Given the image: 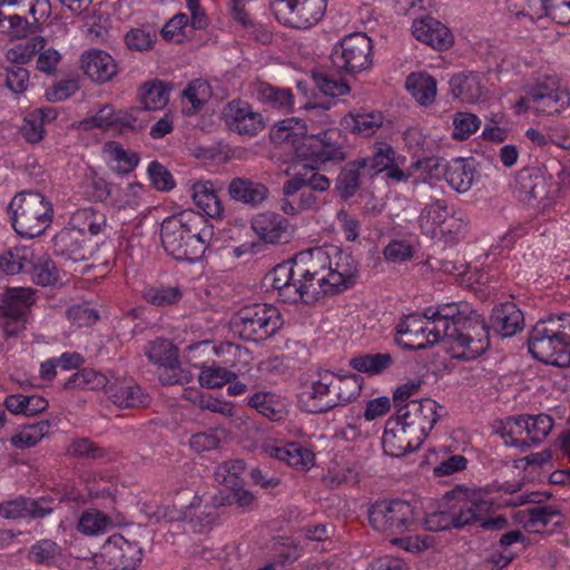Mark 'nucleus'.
Segmentation results:
<instances>
[{
    "mask_svg": "<svg viewBox=\"0 0 570 570\" xmlns=\"http://www.w3.org/2000/svg\"><path fill=\"white\" fill-rule=\"evenodd\" d=\"M396 341L407 350H422L448 342L453 357L474 360L490 346L489 331L472 307L465 303H448L405 316L396 326Z\"/></svg>",
    "mask_w": 570,
    "mask_h": 570,
    "instance_id": "obj_1",
    "label": "nucleus"
},
{
    "mask_svg": "<svg viewBox=\"0 0 570 570\" xmlns=\"http://www.w3.org/2000/svg\"><path fill=\"white\" fill-rule=\"evenodd\" d=\"M294 262L305 303L343 292L354 283L358 272L353 256L333 245L299 252Z\"/></svg>",
    "mask_w": 570,
    "mask_h": 570,
    "instance_id": "obj_2",
    "label": "nucleus"
},
{
    "mask_svg": "<svg viewBox=\"0 0 570 570\" xmlns=\"http://www.w3.org/2000/svg\"><path fill=\"white\" fill-rule=\"evenodd\" d=\"M212 236L204 217L190 210L167 217L160 226L161 245L177 261L200 259Z\"/></svg>",
    "mask_w": 570,
    "mask_h": 570,
    "instance_id": "obj_3",
    "label": "nucleus"
},
{
    "mask_svg": "<svg viewBox=\"0 0 570 570\" xmlns=\"http://www.w3.org/2000/svg\"><path fill=\"white\" fill-rule=\"evenodd\" d=\"M534 358L559 367L570 366V314L539 321L529 337Z\"/></svg>",
    "mask_w": 570,
    "mask_h": 570,
    "instance_id": "obj_4",
    "label": "nucleus"
},
{
    "mask_svg": "<svg viewBox=\"0 0 570 570\" xmlns=\"http://www.w3.org/2000/svg\"><path fill=\"white\" fill-rule=\"evenodd\" d=\"M12 227L21 237L40 236L52 223L51 203L40 193L24 190L17 194L9 204Z\"/></svg>",
    "mask_w": 570,
    "mask_h": 570,
    "instance_id": "obj_5",
    "label": "nucleus"
},
{
    "mask_svg": "<svg viewBox=\"0 0 570 570\" xmlns=\"http://www.w3.org/2000/svg\"><path fill=\"white\" fill-rule=\"evenodd\" d=\"M456 529L478 525L484 530H500L508 525L502 515L490 517L492 501L485 493L475 489H456L449 497Z\"/></svg>",
    "mask_w": 570,
    "mask_h": 570,
    "instance_id": "obj_6",
    "label": "nucleus"
},
{
    "mask_svg": "<svg viewBox=\"0 0 570 570\" xmlns=\"http://www.w3.org/2000/svg\"><path fill=\"white\" fill-rule=\"evenodd\" d=\"M283 325L279 311L268 304L242 307L232 320V328L242 338L259 342L274 335Z\"/></svg>",
    "mask_w": 570,
    "mask_h": 570,
    "instance_id": "obj_7",
    "label": "nucleus"
},
{
    "mask_svg": "<svg viewBox=\"0 0 570 570\" xmlns=\"http://www.w3.org/2000/svg\"><path fill=\"white\" fill-rule=\"evenodd\" d=\"M371 525L387 534H403L417 527V512L415 508L403 500H382L373 503L368 509Z\"/></svg>",
    "mask_w": 570,
    "mask_h": 570,
    "instance_id": "obj_8",
    "label": "nucleus"
},
{
    "mask_svg": "<svg viewBox=\"0 0 570 570\" xmlns=\"http://www.w3.org/2000/svg\"><path fill=\"white\" fill-rule=\"evenodd\" d=\"M327 0H272L271 9L283 24L295 29H308L324 17Z\"/></svg>",
    "mask_w": 570,
    "mask_h": 570,
    "instance_id": "obj_9",
    "label": "nucleus"
},
{
    "mask_svg": "<svg viewBox=\"0 0 570 570\" xmlns=\"http://www.w3.org/2000/svg\"><path fill=\"white\" fill-rule=\"evenodd\" d=\"M331 60L350 73L365 70L372 65V41L363 32L352 33L333 48Z\"/></svg>",
    "mask_w": 570,
    "mask_h": 570,
    "instance_id": "obj_10",
    "label": "nucleus"
},
{
    "mask_svg": "<svg viewBox=\"0 0 570 570\" xmlns=\"http://www.w3.org/2000/svg\"><path fill=\"white\" fill-rule=\"evenodd\" d=\"M334 373L331 371L318 372L305 385L301 394V403L306 412L326 413L338 406L337 390L333 387Z\"/></svg>",
    "mask_w": 570,
    "mask_h": 570,
    "instance_id": "obj_11",
    "label": "nucleus"
},
{
    "mask_svg": "<svg viewBox=\"0 0 570 570\" xmlns=\"http://www.w3.org/2000/svg\"><path fill=\"white\" fill-rule=\"evenodd\" d=\"M532 111L541 116H558L570 106V94L554 77H547L533 85L530 99Z\"/></svg>",
    "mask_w": 570,
    "mask_h": 570,
    "instance_id": "obj_12",
    "label": "nucleus"
},
{
    "mask_svg": "<svg viewBox=\"0 0 570 570\" xmlns=\"http://www.w3.org/2000/svg\"><path fill=\"white\" fill-rule=\"evenodd\" d=\"M439 404L432 399L412 400L397 407L396 417L424 441L439 420Z\"/></svg>",
    "mask_w": 570,
    "mask_h": 570,
    "instance_id": "obj_13",
    "label": "nucleus"
},
{
    "mask_svg": "<svg viewBox=\"0 0 570 570\" xmlns=\"http://www.w3.org/2000/svg\"><path fill=\"white\" fill-rule=\"evenodd\" d=\"M102 570H135L142 559V549L124 537L108 540L99 556Z\"/></svg>",
    "mask_w": 570,
    "mask_h": 570,
    "instance_id": "obj_14",
    "label": "nucleus"
},
{
    "mask_svg": "<svg viewBox=\"0 0 570 570\" xmlns=\"http://www.w3.org/2000/svg\"><path fill=\"white\" fill-rule=\"evenodd\" d=\"M551 177L538 168H523L518 171L514 181V194L520 202L537 207L548 199Z\"/></svg>",
    "mask_w": 570,
    "mask_h": 570,
    "instance_id": "obj_15",
    "label": "nucleus"
},
{
    "mask_svg": "<svg viewBox=\"0 0 570 570\" xmlns=\"http://www.w3.org/2000/svg\"><path fill=\"white\" fill-rule=\"evenodd\" d=\"M226 126L242 136L254 137L265 128L263 115L245 101L233 100L223 110Z\"/></svg>",
    "mask_w": 570,
    "mask_h": 570,
    "instance_id": "obj_16",
    "label": "nucleus"
},
{
    "mask_svg": "<svg viewBox=\"0 0 570 570\" xmlns=\"http://www.w3.org/2000/svg\"><path fill=\"white\" fill-rule=\"evenodd\" d=\"M265 279L277 291L278 299L284 303H305L303 287L299 286V277H296L294 258L276 265L267 273Z\"/></svg>",
    "mask_w": 570,
    "mask_h": 570,
    "instance_id": "obj_17",
    "label": "nucleus"
},
{
    "mask_svg": "<svg viewBox=\"0 0 570 570\" xmlns=\"http://www.w3.org/2000/svg\"><path fill=\"white\" fill-rule=\"evenodd\" d=\"M410 428L395 417L386 421L385 430L382 436V448L385 454L400 458L407 452L416 450L423 441L419 439Z\"/></svg>",
    "mask_w": 570,
    "mask_h": 570,
    "instance_id": "obj_18",
    "label": "nucleus"
},
{
    "mask_svg": "<svg viewBox=\"0 0 570 570\" xmlns=\"http://www.w3.org/2000/svg\"><path fill=\"white\" fill-rule=\"evenodd\" d=\"M250 224L254 233L265 244H284L291 238L288 220L275 212L258 213Z\"/></svg>",
    "mask_w": 570,
    "mask_h": 570,
    "instance_id": "obj_19",
    "label": "nucleus"
},
{
    "mask_svg": "<svg viewBox=\"0 0 570 570\" xmlns=\"http://www.w3.org/2000/svg\"><path fill=\"white\" fill-rule=\"evenodd\" d=\"M52 498L31 499L17 497L0 503V517L4 519H42L52 512Z\"/></svg>",
    "mask_w": 570,
    "mask_h": 570,
    "instance_id": "obj_20",
    "label": "nucleus"
},
{
    "mask_svg": "<svg viewBox=\"0 0 570 570\" xmlns=\"http://www.w3.org/2000/svg\"><path fill=\"white\" fill-rule=\"evenodd\" d=\"M232 200L252 208L262 206L269 197L268 187L247 177H234L227 188Z\"/></svg>",
    "mask_w": 570,
    "mask_h": 570,
    "instance_id": "obj_21",
    "label": "nucleus"
},
{
    "mask_svg": "<svg viewBox=\"0 0 570 570\" xmlns=\"http://www.w3.org/2000/svg\"><path fill=\"white\" fill-rule=\"evenodd\" d=\"M412 35L416 40L436 50L448 49L453 42L449 28L431 17L414 20Z\"/></svg>",
    "mask_w": 570,
    "mask_h": 570,
    "instance_id": "obj_22",
    "label": "nucleus"
},
{
    "mask_svg": "<svg viewBox=\"0 0 570 570\" xmlns=\"http://www.w3.org/2000/svg\"><path fill=\"white\" fill-rule=\"evenodd\" d=\"M109 400L118 407H140L147 406L150 397L132 380H117L107 387Z\"/></svg>",
    "mask_w": 570,
    "mask_h": 570,
    "instance_id": "obj_23",
    "label": "nucleus"
},
{
    "mask_svg": "<svg viewBox=\"0 0 570 570\" xmlns=\"http://www.w3.org/2000/svg\"><path fill=\"white\" fill-rule=\"evenodd\" d=\"M263 449L271 458H275L299 470H308L314 464V453L297 443L282 445L274 442H266Z\"/></svg>",
    "mask_w": 570,
    "mask_h": 570,
    "instance_id": "obj_24",
    "label": "nucleus"
},
{
    "mask_svg": "<svg viewBox=\"0 0 570 570\" xmlns=\"http://www.w3.org/2000/svg\"><path fill=\"white\" fill-rule=\"evenodd\" d=\"M81 63L85 73L99 83L111 80L118 72L115 59L108 52L99 49L85 52Z\"/></svg>",
    "mask_w": 570,
    "mask_h": 570,
    "instance_id": "obj_25",
    "label": "nucleus"
},
{
    "mask_svg": "<svg viewBox=\"0 0 570 570\" xmlns=\"http://www.w3.org/2000/svg\"><path fill=\"white\" fill-rule=\"evenodd\" d=\"M83 234L71 228L61 229L53 237V252L72 262L86 261L90 255L89 248L85 245Z\"/></svg>",
    "mask_w": 570,
    "mask_h": 570,
    "instance_id": "obj_26",
    "label": "nucleus"
},
{
    "mask_svg": "<svg viewBox=\"0 0 570 570\" xmlns=\"http://www.w3.org/2000/svg\"><path fill=\"white\" fill-rule=\"evenodd\" d=\"M491 325L501 336L509 337L523 328L524 317L513 302H504L493 308Z\"/></svg>",
    "mask_w": 570,
    "mask_h": 570,
    "instance_id": "obj_27",
    "label": "nucleus"
},
{
    "mask_svg": "<svg viewBox=\"0 0 570 570\" xmlns=\"http://www.w3.org/2000/svg\"><path fill=\"white\" fill-rule=\"evenodd\" d=\"M35 292L31 288H10L0 304V316L27 322V315L35 303Z\"/></svg>",
    "mask_w": 570,
    "mask_h": 570,
    "instance_id": "obj_28",
    "label": "nucleus"
},
{
    "mask_svg": "<svg viewBox=\"0 0 570 570\" xmlns=\"http://www.w3.org/2000/svg\"><path fill=\"white\" fill-rule=\"evenodd\" d=\"M247 404L273 422H278L287 415L284 397L273 392H256L248 396Z\"/></svg>",
    "mask_w": 570,
    "mask_h": 570,
    "instance_id": "obj_29",
    "label": "nucleus"
},
{
    "mask_svg": "<svg viewBox=\"0 0 570 570\" xmlns=\"http://www.w3.org/2000/svg\"><path fill=\"white\" fill-rule=\"evenodd\" d=\"M311 138H314L320 142L314 155L321 163L345 160L346 154L338 142V130L330 128L315 131L312 129Z\"/></svg>",
    "mask_w": 570,
    "mask_h": 570,
    "instance_id": "obj_30",
    "label": "nucleus"
},
{
    "mask_svg": "<svg viewBox=\"0 0 570 570\" xmlns=\"http://www.w3.org/2000/svg\"><path fill=\"white\" fill-rule=\"evenodd\" d=\"M308 130L306 121L298 117H291L276 122L271 129L269 137L275 145L296 146L303 137L307 136Z\"/></svg>",
    "mask_w": 570,
    "mask_h": 570,
    "instance_id": "obj_31",
    "label": "nucleus"
},
{
    "mask_svg": "<svg viewBox=\"0 0 570 570\" xmlns=\"http://www.w3.org/2000/svg\"><path fill=\"white\" fill-rule=\"evenodd\" d=\"M452 94L462 102L474 104L484 95V86L478 73H458L450 80Z\"/></svg>",
    "mask_w": 570,
    "mask_h": 570,
    "instance_id": "obj_32",
    "label": "nucleus"
},
{
    "mask_svg": "<svg viewBox=\"0 0 570 570\" xmlns=\"http://www.w3.org/2000/svg\"><path fill=\"white\" fill-rule=\"evenodd\" d=\"M368 178L357 159L348 161L342 167L335 179V191L337 195L347 200L356 195L363 179Z\"/></svg>",
    "mask_w": 570,
    "mask_h": 570,
    "instance_id": "obj_33",
    "label": "nucleus"
},
{
    "mask_svg": "<svg viewBox=\"0 0 570 570\" xmlns=\"http://www.w3.org/2000/svg\"><path fill=\"white\" fill-rule=\"evenodd\" d=\"M317 196L307 189L287 191V180L282 186V198L279 199V208L285 215L297 216L305 210L316 207Z\"/></svg>",
    "mask_w": 570,
    "mask_h": 570,
    "instance_id": "obj_34",
    "label": "nucleus"
},
{
    "mask_svg": "<svg viewBox=\"0 0 570 570\" xmlns=\"http://www.w3.org/2000/svg\"><path fill=\"white\" fill-rule=\"evenodd\" d=\"M39 22L28 16L17 14L0 8V32L10 38L22 39L38 30Z\"/></svg>",
    "mask_w": 570,
    "mask_h": 570,
    "instance_id": "obj_35",
    "label": "nucleus"
},
{
    "mask_svg": "<svg viewBox=\"0 0 570 570\" xmlns=\"http://www.w3.org/2000/svg\"><path fill=\"white\" fill-rule=\"evenodd\" d=\"M444 179L452 189L459 193H465L474 183V167L472 163L466 159L455 158L448 163Z\"/></svg>",
    "mask_w": 570,
    "mask_h": 570,
    "instance_id": "obj_36",
    "label": "nucleus"
},
{
    "mask_svg": "<svg viewBox=\"0 0 570 570\" xmlns=\"http://www.w3.org/2000/svg\"><path fill=\"white\" fill-rule=\"evenodd\" d=\"M70 225L81 234L89 233L92 236L104 234L108 227L106 215L94 207L76 210L70 218Z\"/></svg>",
    "mask_w": 570,
    "mask_h": 570,
    "instance_id": "obj_37",
    "label": "nucleus"
},
{
    "mask_svg": "<svg viewBox=\"0 0 570 570\" xmlns=\"http://www.w3.org/2000/svg\"><path fill=\"white\" fill-rule=\"evenodd\" d=\"M191 197L195 205L207 216L218 218L224 212L220 199L216 195L210 181H197L191 188Z\"/></svg>",
    "mask_w": 570,
    "mask_h": 570,
    "instance_id": "obj_38",
    "label": "nucleus"
},
{
    "mask_svg": "<svg viewBox=\"0 0 570 570\" xmlns=\"http://www.w3.org/2000/svg\"><path fill=\"white\" fill-rule=\"evenodd\" d=\"M80 193L89 202L109 203L110 197L116 193V185L108 183L90 169L80 184Z\"/></svg>",
    "mask_w": 570,
    "mask_h": 570,
    "instance_id": "obj_39",
    "label": "nucleus"
},
{
    "mask_svg": "<svg viewBox=\"0 0 570 570\" xmlns=\"http://www.w3.org/2000/svg\"><path fill=\"white\" fill-rule=\"evenodd\" d=\"M525 424L522 415L509 416L501 422L498 433L503 439L505 445L514 446L521 452H525L531 448V443L527 438H523L528 429Z\"/></svg>",
    "mask_w": 570,
    "mask_h": 570,
    "instance_id": "obj_40",
    "label": "nucleus"
},
{
    "mask_svg": "<svg viewBox=\"0 0 570 570\" xmlns=\"http://www.w3.org/2000/svg\"><path fill=\"white\" fill-rule=\"evenodd\" d=\"M348 364L357 372L374 376L389 370L394 364V360L390 353H367L352 357Z\"/></svg>",
    "mask_w": 570,
    "mask_h": 570,
    "instance_id": "obj_41",
    "label": "nucleus"
},
{
    "mask_svg": "<svg viewBox=\"0 0 570 570\" xmlns=\"http://www.w3.org/2000/svg\"><path fill=\"white\" fill-rule=\"evenodd\" d=\"M405 87L422 106H429L435 99L436 81L432 76L425 72L411 73L407 76Z\"/></svg>",
    "mask_w": 570,
    "mask_h": 570,
    "instance_id": "obj_42",
    "label": "nucleus"
},
{
    "mask_svg": "<svg viewBox=\"0 0 570 570\" xmlns=\"http://www.w3.org/2000/svg\"><path fill=\"white\" fill-rule=\"evenodd\" d=\"M0 8L40 22L50 14L49 0H1Z\"/></svg>",
    "mask_w": 570,
    "mask_h": 570,
    "instance_id": "obj_43",
    "label": "nucleus"
},
{
    "mask_svg": "<svg viewBox=\"0 0 570 570\" xmlns=\"http://www.w3.org/2000/svg\"><path fill=\"white\" fill-rule=\"evenodd\" d=\"M33 250L26 246H16L1 254L0 268L8 275L28 272L32 263Z\"/></svg>",
    "mask_w": 570,
    "mask_h": 570,
    "instance_id": "obj_44",
    "label": "nucleus"
},
{
    "mask_svg": "<svg viewBox=\"0 0 570 570\" xmlns=\"http://www.w3.org/2000/svg\"><path fill=\"white\" fill-rule=\"evenodd\" d=\"M139 98L144 108V114L147 110L163 109L169 100V89L160 80H153L144 83L139 89Z\"/></svg>",
    "mask_w": 570,
    "mask_h": 570,
    "instance_id": "obj_45",
    "label": "nucleus"
},
{
    "mask_svg": "<svg viewBox=\"0 0 570 570\" xmlns=\"http://www.w3.org/2000/svg\"><path fill=\"white\" fill-rule=\"evenodd\" d=\"M144 186L130 183L125 187L116 185V193L110 197L109 205L118 210H136L142 203Z\"/></svg>",
    "mask_w": 570,
    "mask_h": 570,
    "instance_id": "obj_46",
    "label": "nucleus"
},
{
    "mask_svg": "<svg viewBox=\"0 0 570 570\" xmlns=\"http://www.w3.org/2000/svg\"><path fill=\"white\" fill-rule=\"evenodd\" d=\"M331 186V180L314 169L305 170L304 173L295 174L287 180V191L294 193L295 190L307 189L315 191H326Z\"/></svg>",
    "mask_w": 570,
    "mask_h": 570,
    "instance_id": "obj_47",
    "label": "nucleus"
},
{
    "mask_svg": "<svg viewBox=\"0 0 570 570\" xmlns=\"http://www.w3.org/2000/svg\"><path fill=\"white\" fill-rule=\"evenodd\" d=\"M395 150L392 146L382 144L376 148L373 155L366 157H358L357 161L372 179L375 175L384 171L389 165L394 161Z\"/></svg>",
    "mask_w": 570,
    "mask_h": 570,
    "instance_id": "obj_48",
    "label": "nucleus"
},
{
    "mask_svg": "<svg viewBox=\"0 0 570 570\" xmlns=\"http://www.w3.org/2000/svg\"><path fill=\"white\" fill-rule=\"evenodd\" d=\"M449 213L450 210L444 200H435L422 209L419 216L420 227L426 234L435 236Z\"/></svg>",
    "mask_w": 570,
    "mask_h": 570,
    "instance_id": "obj_49",
    "label": "nucleus"
},
{
    "mask_svg": "<svg viewBox=\"0 0 570 570\" xmlns=\"http://www.w3.org/2000/svg\"><path fill=\"white\" fill-rule=\"evenodd\" d=\"M522 416L528 428L525 430V436L531 443V446L540 444L553 429L554 421L548 414H522Z\"/></svg>",
    "mask_w": 570,
    "mask_h": 570,
    "instance_id": "obj_50",
    "label": "nucleus"
},
{
    "mask_svg": "<svg viewBox=\"0 0 570 570\" xmlns=\"http://www.w3.org/2000/svg\"><path fill=\"white\" fill-rule=\"evenodd\" d=\"M335 387L337 390L338 406L355 401L362 391L363 379L356 374L337 375L334 373Z\"/></svg>",
    "mask_w": 570,
    "mask_h": 570,
    "instance_id": "obj_51",
    "label": "nucleus"
},
{
    "mask_svg": "<svg viewBox=\"0 0 570 570\" xmlns=\"http://www.w3.org/2000/svg\"><path fill=\"white\" fill-rule=\"evenodd\" d=\"M48 421H40L23 426L18 433L11 436L10 442L17 449H29L35 446L49 432Z\"/></svg>",
    "mask_w": 570,
    "mask_h": 570,
    "instance_id": "obj_52",
    "label": "nucleus"
},
{
    "mask_svg": "<svg viewBox=\"0 0 570 570\" xmlns=\"http://www.w3.org/2000/svg\"><path fill=\"white\" fill-rule=\"evenodd\" d=\"M150 362L158 367L165 364H173L178 358V348L168 340L158 338L148 344L145 351Z\"/></svg>",
    "mask_w": 570,
    "mask_h": 570,
    "instance_id": "obj_53",
    "label": "nucleus"
},
{
    "mask_svg": "<svg viewBox=\"0 0 570 570\" xmlns=\"http://www.w3.org/2000/svg\"><path fill=\"white\" fill-rule=\"evenodd\" d=\"M257 95L262 101L277 109L286 110L293 105V94L291 89L278 88L262 82L257 87Z\"/></svg>",
    "mask_w": 570,
    "mask_h": 570,
    "instance_id": "obj_54",
    "label": "nucleus"
},
{
    "mask_svg": "<svg viewBox=\"0 0 570 570\" xmlns=\"http://www.w3.org/2000/svg\"><path fill=\"white\" fill-rule=\"evenodd\" d=\"M181 296L178 286H150L142 292L144 299L158 307L174 305L181 299Z\"/></svg>",
    "mask_w": 570,
    "mask_h": 570,
    "instance_id": "obj_55",
    "label": "nucleus"
},
{
    "mask_svg": "<svg viewBox=\"0 0 570 570\" xmlns=\"http://www.w3.org/2000/svg\"><path fill=\"white\" fill-rule=\"evenodd\" d=\"M28 273L31 274L33 282L41 286L52 285L59 277L56 264L47 257H33Z\"/></svg>",
    "mask_w": 570,
    "mask_h": 570,
    "instance_id": "obj_56",
    "label": "nucleus"
},
{
    "mask_svg": "<svg viewBox=\"0 0 570 570\" xmlns=\"http://www.w3.org/2000/svg\"><path fill=\"white\" fill-rule=\"evenodd\" d=\"M111 525L109 517L98 510L85 511L77 524L79 532L86 535H97Z\"/></svg>",
    "mask_w": 570,
    "mask_h": 570,
    "instance_id": "obj_57",
    "label": "nucleus"
},
{
    "mask_svg": "<svg viewBox=\"0 0 570 570\" xmlns=\"http://www.w3.org/2000/svg\"><path fill=\"white\" fill-rule=\"evenodd\" d=\"M236 373L223 366H203L198 381L207 389H218L236 379Z\"/></svg>",
    "mask_w": 570,
    "mask_h": 570,
    "instance_id": "obj_58",
    "label": "nucleus"
},
{
    "mask_svg": "<svg viewBox=\"0 0 570 570\" xmlns=\"http://www.w3.org/2000/svg\"><path fill=\"white\" fill-rule=\"evenodd\" d=\"M527 514L525 528L532 532H541L554 518L559 517V511L551 505H537L530 508Z\"/></svg>",
    "mask_w": 570,
    "mask_h": 570,
    "instance_id": "obj_59",
    "label": "nucleus"
},
{
    "mask_svg": "<svg viewBox=\"0 0 570 570\" xmlns=\"http://www.w3.org/2000/svg\"><path fill=\"white\" fill-rule=\"evenodd\" d=\"M67 453L86 460H99L106 456L105 449L88 438L73 439L68 445Z\"/></svg>",
    "mask_w": 570,
    "mask_h": 570,
    "instance_id": "obj_60",
    "label": "nucleus"
},
{
    "mask_svg": "<svg viewBox=\"0 0 570 570\" xmlns=\"http://www.w3.org/2000/svg\"><path fill=\"white\" fill-rule=\"evenodd\" d=\"M313 79L318 90L325 96L341 97L350 92V86L343 79L328 72L314 73Z\"/></svg>",
    "mask_w": 570,
    "mask_h": 570,
    "instance_id": "obj_61",
    "label": "nucleus"
},
{
    "mask_svg": "<svg viewBox=\"0 0 570 570\" xmlns=\"http://www.w3.org/2000/svg\"><path fill=\"white\" fill-rule=\"evenodd\" d=\"M509 8L517 16H528L539 19L548 16L550 0H507Z\"/></svg>",
    "mask_w": 570,
    "mask_h": 570,
    "instance_id": "obj_62",
    "label": "nucleus"
},
{
    "mask_svg": "<svg viewBox=\"0 0 570 570\" xmlns=\"http://www.w3.org/2000/svg\"><path fill=\"white\" fill-rule=\"evenodd\" d=\"M210 97L209 85L200 79L191 81L187 88L183 91V98L190 102L191 107L187 110V114H193L199 110L203 105Z\"/></svg>",
    "mask_w": 570,
    "mask_h": 570,
    "instance_id": "obj_63",
    "label": "nucleus"
},
{
    "mask_svg": "<svg viewBox=\"0 0 570 570\" xmlns=\"http://www.w3.org/2000/svg\"><path fill=\"white\" fill-rule=\"evenodd\" d=\"M157 375L163 385L188 384L193 375L180 366L178 358L173 364H165L157 368Z\"/></svg>",
    "mask_w": 570,
    "mask_h": 570,
    "instance_id": "obj_64",
    "label": "nucleus"
}]
</instances>
